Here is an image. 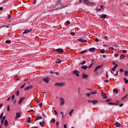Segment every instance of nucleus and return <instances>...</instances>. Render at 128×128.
I'll list each match as a JSON object with an SVG mask.
<instances>
[{
	"mask_svg": "<svg viewBox=\"0 0 128 128\" xmlns=\"http://www.w3.org/2000/svg\"><path fill=\"white\" fill-rule=\"evenodd\" d=\"M5 26L6 28H9V30H12V27L10 26Z\"/></svg>",
	"mask_w": 128,
	"mask_h": 128,
	"instance_id": "46",
	"label": "nucleus"
},
{
	"mask_svg": "<svg viewBox=\"0 0 128 128\" xmlns=\"http://www.w3.org/2000/svg\"><path fill=\"white\" fill-rule=\"evenodd\" d=\"M32 122V120H30V117H28L27 122Z\"/></svg>",
	"mask_w": 128,
	"mask_h": 128,
	"instance_id": "42",
	"label": "nucleus"
},
{
	"mask_svg": "<svg viewBox=\"0 0 128 128\" xmlns=\"http://www.w3.org/2000/svg\"><path fill=\"white\" fill-rule=\"evenodd\" d=\"M70 34H71V36H74L76 34V33H74V32H71Z\"/></svg>",
	"mask_w": 128,
	"mask_h": 128,
	"instance_id": "47",
	"label": "nucleus"
},
{
	"mask_svg": "<svg viewBox=\"0 0 128 128\" xmlns=\"http://www.w3.org/2000/svg\"><path fill=\"white\" fill-rule=\"evenodd\" d=\"M118 66V65L116 64L112 68V72H116V68Z\"/></svg>",
	"mask_w": 128,
	"mask_h": 128,
	"instance_id": "19",
	"label": "nucleus"
},
{
	"mask_svg": "<svg viewBox=\"0 0 128 128\" xmlns=\"http://www.w3.org/2000/svg\"><path fill=\"white\" fill-rule=\"evenodd\" d=\"M32 32V29L30 30H24V32H23V34H28V32Z\"/></svg>",
	"mask_w": 128,
	"mask_h": 128,
	"instance_id": "15",
	"label": "nucleus"
},
{
	"mask_svg": "<svg viewBox=\"0 0 128 128\" xmlns=\"http://www.w3.org/2000/svg\"><path fill=\"white\" fill-rule=\"evenodd\" d=\"M24 86H26V84H24V85L20 87V88H24Z\"/></svg>",
	"mask_w": 128,
	"mask_h": 128,
	"instance_id": "61",
	"label": "nucleus"
},
{
	"mask_svg": "<svg viewBox=\"0 0 128 128\" xmlns=\"http://www.w3.org/2000/svg\"><path fill=\"white\" fill-rule=\"evenodd\" d=\"M120 104V101H116L115 103H114V106H118Z\"/></svg>",
	"mask_w": 128,
	"mask_h": 128,
	"instance_id": "30",
	"label": "nucleus"
},
{
	"mask_svg": "<svg viewBox=\"0 0 128 128\" xmlns=\"http://www.w3.org/2000/svg\"><path fill=\"white\" fill-rule=\"evenodd\" d=\"M39 124L42 127L44 126V121L43 120L42 122H40Z\"/></svg>",
	"mask_w": 128,
	"mask_h": 128,
	"instance_id": "17",
	"label": "nucleus"
},
{
	"mask_svg": "<svg viewBox=\"0 0 128 128\" xmlns=\"http://www.w3.org/2000/svg\"><path fill=\"white\" fill-rule=\"evenodd\" d=\"M124 80L125 84H128V80L126 79V78H124Z\"/></svg>",
	"mask_w": 128,
	"mask_h": 128,
	"instance_id": "34",
	"label": "nucleus"
},
{
	"mask_svg": "<svg viewBox=\"0 0 128 128\" xmlns=\"http://www.w3.org/2000/svg\"><path fill=\"white\" fill-rule=\"evenodd\" d=\"M92 60V64H96V62H94V60Z\"/></svg>",
	"mask_w": 128,
	"mask_h": 128,
	"instance_id": "51",
	"label": "nucleus"
},
{
	"mask_svg": "<svg viewBox=\"0 0 128 128\" xmlns=\"http://www.w3.org/2000/svg\"><path fill=\"white\" fill-rule=\"evenodd\" d=\"M101 94H102V96L104 98V99H106L108 98V96H106V93L104 92H102V90Z\"/></svg>",
	"mask_w": 128,
	"mask_h": 128,
	"instance_id": "6",
	"label": "nucleus"
},
{
	"mask_svg": "<svg viewBox=\"0 0 128 128\" xmlns=\"http://www.w3.org/2000/svg\"><path fill=\"white\" fill-rule=\"evenodd\" d=\"M58 124H60V123L58 122H56V125L57 128H58Z\"/></svg>",
	"mask_w": 128,
	"mask_h": 128,
	"instance_id": "59",
	"label": "nucleus"
},
{
	"mask_svg": "<svg viewBox=\"0 0 128 128\" xmlns=\"http://www.w3.org/2000/svg\"><path fill=\"white\" fill-rule=\"evenodd\" d=\"M120 108H122V106H124V104H121L120 106H119Z\"/></svg>",
	"mask_w": 128,
	"mask_h": 128,
	"instance_id": "60",
	"label": "nucleus"
},
{
	"mask_svg": "<svg viewBox=\"0 0 128 128\" xmlns=\"http://www.w3.org/2000/svg\"><path fill=\"white\" fill-rule=\"evenodd\" d=\"M100 52L101 54H104L106 52V50H104V49H102L100 50Z\"/></svg>",
	"mask_w": 128,
	"mask_h": 128,
	"instance_id": "36",
	"label": "nucleus"
},
{
	"mask_svg": "<svg viewBox=\"0 0 128 128\" xmlns=\"http://www.w3.org/2000/svg\"><path fill=\"white\" fill-rule=\"evenodd\" d=\"M111 100H112L108 99V100H106V102H110Z\"/></svg>",
	"mask_w": 128,
	"mask_h": 128,
	"instance_id": "55",
	"label": "nucleus"
},
{
	"mask_svg": "<svg viewBox=\"0 0 128 128\" xmlns=\"http://www.w3.org/2000/svg\"><path fill=\"white\" fill-rule=\"evenodd\" d=\"M74 109H72L69 112V114L70 115V116H72V112H74Z\"/></svg>",
	"mask_w": 128,
	"mask_h": 128,
	"instance_id": "37",
	"label": "nucleus"
},
{
	"mask_svg": "<svg viewBox=\"0 0 128 128\" xmlns=\"http://www.w3.org/2000/svg\"><path fill=\"white\" fill-rule=\"evenodd\" d=\"M88 52V50H86L80 52V54H86V52Z\"/></svg>",
	"mask_w": 128,
	"mask_h": 128,
	"instance_id": "18",
	"label": "nucleus"
},
{
	"mask_svg": "<svg viewBox=\"0 0 128 128\" xmlns=\"http://www.w3.org/2000/svg\"><path fill=\"white\" fill-rule=\"evenodd\" d=\"M124 58H126V56L124 54H122L120 56V59H121V60H124Z\"/></svg>",
	"mask_w": 128,
	"mask_h": 128,
	"instance_id": "25",
	"label": "nucleus"
},
{
	"mask_svg": "<svg viewBox=\"0 0 128 128\" xmlns=\"http://www.w3.org/2000/svg\"><path fill=\"white\" fill-rule=\"evenodd\" d=\"M10 106L9 104V105L8 106V107H7L8 112H10Z\"/></svg>",
	"mask_w": 128,
	"mask_h": 128,
	"instance_id": "38",
	"label": "nucleus"
},
{
	"mask_svg": "<svg viewBox=\"0 0 128 128\" xmlns=\"http://www.w3.org/2000/svg\"><path fill=\"white\" fill-rule=\"evenodd\" d=\"M115 125H116V128H120V124L118 122H116Z\"/></svg>",
	"mask_w": 128,
	"mask_h": 128,
	"instance_id": "22",
	"label": "nucleus"
},
{
	"mask_svg": "<svg viewBox=\"0 0 128 128\" xmlns=\"http://www.w3.org/2000/svg\"><path fill=\"white\" fill-rule=\"evenodd\" d=\"M4 124L6 126H6H8V120H6L4 121Z\"/></svg>",
	"mask_w": 128,
	"mask_h": 128,
	"instance_id": "16",
	"label": "nucleus"
},
{
	"mask_svg": "<svg viewBox=\"0 0 128 128\" xmlns=\"http://www.w3.org/2000/svg\"><path fill=\"white\" fill-rule=\"evenodd\" d=\"M81 64H82V66H84V64H86V61H82Z\"/></svg>",
	"mask_w": 128,
	"mask_h": 128,
	"instance_id": "50",
	"label": "nucleus"
},
{
	"mask_svg": "<svg viewBox=\"0 0 128 128\" xmlns=\"http://www.w3.org/2000/svg\"><path fill=\"white\" fill-rule=\"evenodd\" d=\"M20 116H21V114L20 112H16L15 120H18V118H20Z\"/></svg>",
	"mask_w": 128,
	"mask_h": 128,
	"instance_id": "5",
	"label": "nucleus"
},
{
	"mask_svg": "<svg viewBox=\"0 0 128 128\" xmlns=\"http://www.w3.org/2000/svg\"><path fill=\"white\" fill-rule=\"evenodd\" d=\"M88 78V74H82V78L83 80H86Z\"/></svg>",
	"mask_w": 128,
	"mask_h": 128,
	"instance_id": "9",
	"label": "nucleus"
},
{
	"mask_svg": "<svg viewBox=\"0 0 128 128\" xmlns=\"http://www.w3.org/2000/svg\"><path fill=\"white\" fill-rule=\"evenodd\" d=\"M124 72V69H122V68L120 69V72Z\"/></svg>",
	"mask_w": 128,
	"mask_h": 128,
	"instance_id": "58",
	"label": "nucleus"
},
{
	"mask_svg": "<svg viewBox=\"0 0 128 128\" xmlns=\"http://www.w3.org/2000/svg\"><path fill=\"white\" fill-rule=\"evenodd\" d=\"M106 18V14H104L100 16V18L104 19Z\"/></svg>",
	"mask_w": 128,
	"mask_h": 128,
	"instance_id": "23",
	"label": "nucleus"
},
{
	"mask_svg": "<svg viewBox=\"0 0 128 128\" xmlns=\"http://www.w3.org/2000/svg\"><path fill=\"white\" fill-rule=\"evenodd\" d=\"M124 76H128V70H126L124 72Z\"/></svg>",
	"mask_w": 128,
	"mask_h": 128,
	"instance_id": "39",
	"label": "nucleus"
},
{
	"mask_svg": "<svg viewBox=\"0 0 128 128\" xmlns=\"http://www.w3.org/2000/svg\"><path fill=\"white\" fill-rule=\"evenodd\" d=\"M90 94H96V92H89Z\"/></svg>",
	"mask_w": 128,
	"mask_h": 128,
	"instance_id": "27",
	"label": "nucleus"
},
{
	"mask_svg": "<svg viewBox=\"0 0 128 128\" xmlns=\"http://www.w3.org/2000/svg\"><path fill=\"white\" fill-rule=\"evenodd\" d=\"M86 96H90V93H88V94H86Z\"/></svg>",
	"mask_w": 128,
	"mask_h": 128,
	"instance_id": "63",
	"label": "nucleus"
},
{
	"mask_svg": "<svg viewBox=\"0 0 128 128\" xmlns=\"http://www.w3.org/2000/svg\"><path fill=\"white\" fill-rule=\"evenodd\" d=\"M43 82H46V84L48 83V78H43Z\"/></svg>",
	"mask_w": 128,
	"mask_h": 128,
	"instance_id": "21",
	"label": "nucleus"
},
{
	"mask_svg": "<svg viewBox=\"0 0 128 128\" xmlns=\"http://www.w3.org/2000/svg\"><path fill=\"white\" fill-rule=\"evenodd\" d=\"M104 10V6H101L100 8L96 9L97 12H102Z\"/></svg>",
	"mask_w": 128,
	"mask_h": 128,
	"instance_id": "4",
	"label": "nucleus"
},
{
	"mask_svg": "<svg viewBox=\"0 0 128 128\" xmlns=\"http://www.w3.org/2000/svg\"><path fill=\"white\" fill-rule=\"evenodd\" d=\"M33 86H32L30 85L26 88L24 89V90H28L30 88H32Z\"/></svg>",
	"mask_w": 128,
	"mask_h": 128,
	"instance_id": "13",
	"label": "nucleus"
},
{
	"mask_svg": "<svg viewBox=\"0 0 128 128\" xmlns=\"http://www.w3.org/2000/svg\"><path fill=\"white\" fill-rule=\"evenodd\" d=\"M122 52H123L124 54H126V50H122Z\"/></svg>",
	"mask_w": 128,
	"mask_h": 128,
	"instance_id": "64",
	"label": "nucleus"
},
{
	"mask_svg": "<svg viewBox=\"0 0 128 128\" xmlns=\"http://www.w3.org/2000/svg\"><path fill=\"white\" fill-rule=\"evenodd\" d=\"M102 66V65L97 66L96 67L94 70V73L96 74V70H98L99 68H100Z\"/></svg>",
	"mask_w": 128,
	"mask_h": 128,
	"instance_id": "11",
	"label": "nucleus"
},
{
	"mask_svg": "<svg viewBox=\"0 0 128 128\" xmlns=\"http://www.w3.org/2000/svg\"><path fill=\"white\" fill-rule=\"evenodd\" d=\"M88 50H89V52H94L96 50V48H90L88 49Z\"/></svg>",
	"mask_w": 128,
	"mask_h": 128,
	"instance_id": "20",
	"label": "nucleus"
},
{
	"mask_svg": "<svg viewBox=\"0 0 128 128\" xmlns=\"http://www.w3.org/2000/svg\"><path fill=\"white\" fill-rule=\"evenodd\" d=\"M54 52H60L61 54H62L64 52V49L62 48H57L55 50Z\"/></svg>",
	"mask_w": 128,
	"mask_h": 128,
	"instance_id": "1",
	"label": "nucleus"
},
{
	"mask_svg": "<svg viewBox=\"0 0 128 128\" xmlns=\"http://www.w3.org/2000/svg\"><path fill=\"white\" fill-rule=\"evenodd\" d=\"M24 97H21L20 98V100L18 101V104H22V102H24Z\"/></svg>",
	"mask_w": 128,
	"mask_h": 128,
	"instance_id": "8",
	"label": "nucleus"
},
{
	"mask_svg": "<svg viewBox=\"0 0 128 128\" xmlns=\"http://www.w3.org/2000/svg\"><path fill=\"white\" fill-rule=\"evenodd\" d=\"M34 112V110L31 109L30 110L28 111V112Z\"/></svg>",
	"mask_w": 128,
	"mask_h": 128,
	"instance_id": "43",
	"label": "nucleus"
},
{
	"mask_svg": "<svg viewBox=\"0 0 128 128\" xmlns=\"http://www.w3.org/2000/svg\"><path fill=\"white\" fill-rule=\"evenodd\" d=\"M55 86H64V82H61V83H56L55 84Z\"/></svg>",
	"mask_w": 128,
	"mask_h": 128,
	"instance_id": "3",
	"label": "nucleus"
},
{
	"mask_svg": "<svg viewBox=\"0 0 128 128\" xmlns=\"http://www.w3.org/2000/svg\"><path fill=\"white\" fill-rule=\"evenodd\" d=\"M114 56H115V58H118V54H114Z\"/></svg>",
	"mask_w": 128,
	"mask_h": 128,
	"instance_id": "57",
	"label": "nucleus"
},
{
	"mask_svg": "<svg viewBox=\"0 0 128 128\" xmlns=\"http://www.w3.org/2000/svg\"><path fill=\"white\" fill-rule=\"evenodd\" d=\"M51 122H54H54H56V119L52 118Z\"/></svg>",
	"mask_w": 128,
	"mask_h": 128,
	"instance_id": "45",
	"label": "nucleus"
},
{
	"mask_svg": "<svg viewBox=\"0 0 128 128\" xmlns=\"http://www.w3.org/2000/svg\"><path fill=\"white\" fill-rule=\"evenodd\" d=\"M82 70H86V68H88V66H82Z\"/></svg>",
	"mask_w": 128,
	"mask_h": 128,
	"instance_id": "29",
	"label": "nucleus"
},
{
	"mask_svg": "<svg viewBox=\"0 0 128 128\" xmlns=\"http://www.w3.org/2000/svg\"><path fill=\"white\" fill-rule=\"evenodd\" d=\"M6 44H10L12 41L10 40H6L5 41Z\"/></svg>",
	"mask_w": 128,
	"mask_h": 128,
	"instance_id": "35",
	"label": "nucleus"
},
{
	"mask_svg": "<svg viewBox=\"0 0 128 128\" xmlns=\"http://www.w3.org/2000/svg\"><path fill=\"white\" fill-rule=\"evenodd\" d=\"M60 114H62V118H64V112H60Z\"/></svg>",
	"mask_w": 128,
	"mask_h": 128,
	"instance_id": "53",
	"label": "nucleus"
},
{
	"mask_svg": "<svg viewBox=\"0 0 128 128\" xmlns=\"http://www.w3.org/2000/svg\"><path fill=\"white\" fill-rule=\"evenodd\" d=\"M39 106L40 108H42V103L40 104Z\"/></svg>",
	"mask_w": 128,
	"mask_h": 128,
	"instance_id": "62",
	"label": "nucleus"
},
{
	"mask_svg": "<svg viewBox=\"0 0 128 128\" xmlns=\"http://www.w3.org/2000/svg\"><path fill=\"white\" fill-rule=\"evenodd\" d=\"M70 24V20H68L66 22V26H68V24Z\"/></svg>",
	"mask_w": 128,
	"mask_h": 128,
	"instance_id": "41",
	"label": "nucleus"
},
{
	"mask_svg": "<svg viewBox=\"0 0 128 128\" xmlns=\"http://www.w3.org/2000/svg\"><path fill=\"white\" fill-rule=\"evenodd\" d=\"M103 38L105 40H108V36H106V34L103 35Z\"/></svg>",
	"mask_w": 128,
	"mask_h": 128,
	"instance_id": "26",
	"label": "nucleus"
},
{
	"mask_svg": "<svg viewBox=\"0 0 128 128\" xmlns=\"http://www.w3.org/2000/svg\"><path fill=\"white\" fill-rule=\"evenodd\" d=\"M94 3L92 2H88L87 3H86V4L87 6H90L91 4H93Z\"/></svg>",
	"mask_w": 128,
	"mask_h": 128,
	"instance_id": "32",
	"label": "nucleus"
},
{
	"mask_svg": "<svg viewBox=\"0 0 128 128\" xmlns=\"http://www.w3.org/2000/svg\"><path fill=\"white\" fill-rule=\"evenodd\" d=\"M56 62H57V64H60L62 62V61H60V60L57 59V60L56 61Z\"/></svg>",
	"mask_w": 128,
	"mask_h": 128,
	"instance_id": "28",
	"label": "nucleus"
},
{
	"mask_svg": "<svg viewBox=\"0 0 128 128\" xmlns=\"http://www.w3.org/2000/svg\"><path fill=\"white\" fill-rule=\"evenodd\" d=\"M113 92H114V94H118V90L116 88H114L113 90Z\"/></svg>",
	"mask_w": 128,
	"mask_h": 128,
	"instance_id": "24",
	"label": "nucleus"
},
{
	"mask_svg": "<svg viewBox=\"0 0 128 128\" xmlns=\"http://www.w3.org/2000/svg\"><path fill=\"white\" fill-rule=\"evenodd\" d=\"M42 120V117L40 116H37L36 118L34 120L35 122H36V120Z\"/></svg>",
	"mask_w": 128,
	"mask_h": 128,
	"instance_id": "12",
	"label": "nucleus"
},
{
	"mask_svg": "<svg viewBox=\"0 0 128 128\" xmlns=\"http://www.w3.org/2000/svg\"><path fill=\"white\" fill-rule=\"evenodd\" d=\"M82 2V4H86L87 2H88V0H83Z\"/></svg>",
	"mask_w": 128,
	"mask_h": 128,
	"instance_id": "31",
	"label": "nucleus"
},
{
	"mask_svg": "<svg viewBox=\"0 0 128 128\" xmlns=\"http://www.w3.org/2000/svg\"><path fill=\"white\" fill-rule=\"evenodd\" d=\"M92 65H94V64H91L88 67V68H91L92 66Z\"/></svg>",
	"mask_w": 128,
	"mask_h": 128,
	"instance_id": "52",
	"label": "nucleus"
},
{
	"mask_svg": "<svg viewBox=\"0 0 128 128\" xmlns=\"http://www.w3.org/2000/svg\"><path fill=\"white\" fill-rule=\"evenodd\" d=\"M16 94L18 96H20V91H17Z\"/></svg>",
	"mask_w": 128,
	"mask_h": 128,
	"instance_id": "49",
	"label": "nucleus"
},
{
	"mask_svg": "<svg viewBox=\"0 0 128 128\" xmlns=\"http://www.w3.org/2000/svg\"><path fill=\"white\" fill-rule=\"evenodd\" d=\"M60 106H64V98H61L60 99Z\"/></svg>",
	"mask_w": 128,
	"mask_h": 128,
	"instance_id": "2",
	"label": "nucleus"
},
{
	"mask_svg": "<svg viewBox=\"0 0 128 128\" xmlns=\"http://www.w3.org/2000/svg\"><path fill=\"white\" fill-rule=\"evenodd\" d=\"M108 49L110 50H114V48L113 47H110L108 48Z\"/></svg>",
	"mask_w": 128,
	"mask_h": 128,
	"instance_id": "44",
	"label": "nucleus"
},
{
	"mask_svg": "<svg viewBox=\"0 0 128 128\" xmlns=\"http://www.w3.org/2000/svg\"><path fill=\"white\" fill-rule=\"evenodd\" d=\"M78 42H86V40L78 39Z\"/></svg>",
	"mask_w": 128,
	"mask_h": 128,
	"instance_id": "14",
	"label": "nucleus"
},
{
	"mask_svg": "<svg viewBox=\"0 0 128 128\" xmlns=\"http://www.w3.org/2000/svg\"><path fill=\"white\" fill-rule=\"evenodd\" d=\"M4 117V113L2 114L0 116V118H2Z\"/></svg>",
	"mask_w": 128,
	"mask_h": 128,
	"instance_id": "48",
	"label": "nucleus"
},
{
	"mask_svg": "<svg viewBox=\"0 0 128 128\" xmlns=\"http://www.w3.org/2000/svg\"><path fill=\"white\" fill-rule=\"evenodd\" d=\"M92 103L93 104H98V102L96 100H93L92 101Z\"/></svg>",
	"mask_w": 128,
	"mask_h": 128,
	"instance_id": "40",
	"label": "nucleus"
},
{
	"mask_svg": "<svg viewBox=\"0 0 128 128\" xmlns=\"http://www.w3.org/2000/svg\"><path fill=\"white\" fill-rule=\"evenodd\" d=\"M102 66V65L97 66L96 67L94 70V73L96 74V70H98L99 68H100Z\"/></svg>",
	"mask_w": 128,
	"mask_h": 128,
	"instance_id": "10",
	"label": "nucleus"
},
{
	"mask_svg": "<svg viewBox=\"0 0 128 128\" xmlns=\"http://www.w3.org/2000/svg\"><path fill=\"white\" fill-rule=\"evenodd\" d=\"M12 100H14V95H12Z\"/></svg>",
	"mask_w": 128,
	"mask_h": 128,
	"instance_id": "54",
	"label": "nucleus"
},
{
	"mask_svg": "<svg viewBox=\"0 0 128 128\" xmlns=\"http://www.w3.org/2000/svg\"><path fill=\"white\" fill-rule=\"evenodd\" d=\"M98 41H99L98 38H96L95 39V42H98Z\"/></svg>",
	"mask_w": 128,
	"mask_h": 128,
	"instance_id": "56",
	"label": "nucleus"
},
{
	"mask_svg": "<svg viewBox=\"0 0 128 128\" xmlns=\"http://www.w3.org/2000/svg\"><path fill=\"white\" fill-rule=\"evenodd\" d=\"M72 73L76 74V76H80V72L78 71V70H74Z\"/></svg>",
	"mask_w": 128,
	"mask_h": 128,
	"instance_id": "7",
	"label": "nucleus"
},
{
	"mask_svg": "<svg viewBox=\"0 0 128 128\" xmlns=\"http://www.w3.org/2000/svg\"><path fill=\"white\" fill-rule=\"evenodd\" d=\"M128 96V94H125L124 96L121 98V100H124V98H126V96Z\"/></svg>",
	"mask_w": 128,
	"mask_h": 128,
	"instance_id": "33",
	"label": "nucleus"
}]
</instances>
